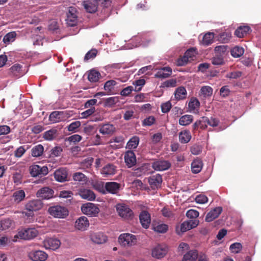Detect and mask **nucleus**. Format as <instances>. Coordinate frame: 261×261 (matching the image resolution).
<instances>
[{
	"label": "nucleus",
	"mask_w": 261,
	"mask_h": 261,
	"mask_svg": "<svg viewBox=\"0 0 261 261\" xmlns=\"http://www.w3.org/2000/svg\"><path fill=\"white\" fill-rule=\"evenodd\" d=\"M119 244L124 247H131L137 244V237L129 233H123L121 234L118 239Z\"/></svg>",
	"instance_id": "obj_1"
},
{
	"label": "nucleus",
	"mask_w": 261,
	"mask_h": 261,
	"mask_svg": "<svg viewBox=\"0 0 261 261\" xmlns=\"http://www.w3.org/2000/svg\"><path fill=\"white\" fill-rule=\"evenodd\" d=\"M48 212L50 215L57 218L64 219L69 214V211L66 207L59 205L49 207Z\"/></svg>",
	"instance_id": "obj_2"
},
{
	"label": "nucleus",
	"mask_w": 261,
	"mask_h": 261,
	"mask_svg": "<svg viewBox=\"0 0 261 261\" xmlns=\"http://www.w3.org/2000/svg\"><path fill=\"white\" fill-rule=\"evenodd\" d=\"M25 207L28 212L23 213L28 217L32 216L34 211H38L42 207V203L40 200H31L26 204Z\"/></svg>",
	"instance_id": "obj_3"
},
{
	"label": "nucleus",
	"mask_w": 261,
	"mask_h": 261,
	"mask_svg": "<svg viewBox=\"0 0 261 261\" xmlns=\"http://www.w3.org/2000/svg\"><path fill=\"white\" fill-rule=\"evenodd\" d=\"M82 213L90 217H96L99 213V208L95 204L92 203H87L81 206Z\"/></svg>",
	"instance_id": "obj_4"
},
{
	"label": "nucleus",
	"mask_w": 261,
	"mask_h": 261,
	"mask_svg": "<svg viewBox=\"0 0 261 261\" xmlns=\"http://www.w3.org/2000/svg\"><path fill=\"white\" fill-rule=\"evenodd\" d=\"M119 215L124 219H130L133 217L134 213L128 206L124 204H118L116 206Z\"/></svg>",
	"instance_id": "obj_5"
},
{
	"label": "nucleus",
	"mask_w": 261,
	"mask_h": 261,
	"mask_svg": "<svg viewBox=\"0 0 261 261\" xmlns=\"http://www.w3.org/2000/svg\"><path fill=\"white\" fill-rule=\"evenodd\" d=\"M38 234V231L34 228H29L19 231L15 238H20L24 240H31L35 238Z\"/></svg>",
	"instance_id": "obj_6"
},
{
	"label": "nucleus",
	"mask_w": 261,
	"mask_h": 261,
	"mask_svg": "<svg viewBox=\"0 0 261 261\" xmlns=\"http://www.w3.org/2000/svg\"><path fill=\"white\" fill-rule=\"evenodd\" d=\"M77 10L74 7H69L67 13L66 23L69 27L76 25L78 22Z\"/></svg>",
	"instance_id": "obj_7"
},
{
	"label": "nucleus",
	"mask_w": 261,
	"mask_h": 261,
	"mask_svg": "<svg viewBox=\"0 0 261 261\" xmlns=\"http://www.w3.org/2000/svg\"><path fill=\"white\" fill-rule=\"evenodd\" d=\"M69 117L67 111H54L49 116V120L53 123L63 121Z\"/></svg>",
	"instance_id": "obj_8"
},
{
	"label": "nucleus",
	"mask_w": 261,
	"mask_h": 261,
	"mask_svg": "<svg viewBox=\"0 0 261 261\" xmlns=\"http://www.w3.org/2000/svg\"><path fill=\"white\" fill-rule=\"evenodd\" d=\"M48 173V168L45 166L33 165L30 167V173L33 177H42L47 175Z\"/></svg>",
	"instance_id": "obj_9"
},
{
	"label": "nucleus",
	"mask_w": 261,
	"mask_h": 261,
	"mask_svg": "<svg viewBox=\"0 0 261 261\" xmlns=\"http://www.w3.org/2000/svg\"><path fill=\"white\" fill-rule=\"evenodd\" d=\"M54 191L48 187H43L38 190L36 196L42 199H49L54 197Z\"/></svg>",
	"instance_id": "obj_10"
},
{
	"label": "nucleus",
	"mask_w": 261,
	"mask_h": 261,
	"mask_svg": "<svg viewBox=\"0 0 261 261\" xmlns=\"http://www.w3.org/2000/svg\"><path fill=\"white\" fill-rule=\"evenodd\" d=\"M54 176L55 180L59 182L67 181L68 171L65 168H60L55 171Z\"/></svg>",
	"instance_id": "obj_11"
},
{
	"label": "nucleus",
	"mask_w": 261,
	"mask_h": 261,
	"mask_svg": "<svg viewBox=\"0 0 261 261\" xmlns=\"http://www.w3.org/2000/svg\"><path fill=\"white\" fill-rule=\"evenodd\" d=\"M29 256L33 261H45L48 255L43 251L33 250L29 253Z\"/></svg>",
	"instance_id": "obj_12"
},
{
	"label": "nucleus",
	"mask_w": 261,
	"mask_h": 261,
	"mask_svg": "<svg viewBox=\"0 0 261 261\" xmlns=\"http://www.w3.org/2000/svg\"><path fill=\"white\" fill-rule=\"evenodd\" d=\"M60 241L57 239L47 238L43 241L44 247L47 249L55 250L59 248Z\"/></svg>",
	"instance_id": "obj_13"
},
{
	"label": "nucleus",
	"mask_w": 261,
	"mask_h": 261,
	"mask_svg": "<svg viewBox=\"0 0 261 261\" xmlns=\"http://www.w3.org/2000/svg\"><path fill=\"white\" fill-rule=\"evenodd\" d=\"M82 5L86 11L90 13H95L97 9V2L96 0H84Z\"/></svg>",
	"instance_id": "obj_14"
},
{
	"label": "nucleus",
	"mask_w": 261,
	"mask_h": 261,
	"mask_svg": "<svg viewBox=\"0 0 261 261\" xmlns=\"http://www.w3.org/2000/svg\"><path fill=\"white\" fill-rule=\"evenodd\" d=\"M171 166V163L168 161L158 160L152 163V167L156 171H164L170 168Z\"/></svg>",
	"instance_id": "obj_15"
},
{
	"label": "nucleus",
	"mask_w": 261,
	"mask_h": 261,
	"mask_svg": "<svg viewBox=\"0 0 261 261\" xmlns=\"http://www.w3.org/2000/svg\"><path fill=\"white\" fill-rule=\"evenodd\" d=\"M167 253V248L165 246L159 245L152 250V255L158 259L163 257Z\"/></svg>",
	"instance_id": "obj_16"
},
{
	"label": "nucleus",
	"mask_w": 261,
	"mask_h": 261,
	"mask_svg": "<svg viewBox=\"0 0 261 261\" xmlns=\"http://www.w3.org/2000/svg\"><path fill=\"white\" fill-rule=\"evenodd\" d=\"M199 224V220L197 219H190L184 221L181 224L180 231L182 232H186L189 230L196 227Z\"/></svg>",
	"instance_id": "obj_17"
},
{
	"label": "nucleus",
	"mask_w": 261,
	"mask_h": 261,
	"mask_svg": "<svg viewBox=\"0 0 261 261\" xmlns=\"http://www.w3.org/2000/svg\"><path fill=\"white\" fill-rule=\"evenodd\" d=\"M117 167L112 164H108L101 170V173L105 177H108L116 174Z\"/></svg>",
	"instance_id": "obj_18"
},
{
	"label": "nucleus",
	"mask_w": 261,
	"mask_h": 261,
	"mask_svg": "<svg viewBox=\"0 0 261 261\" xmlns=\"http://www.w3.org/2000/svg\"><path fill=\"white\" fill-rule=\"evenodd\" d=\"M89 226V222L87 218L85 216L80 217L75 223V227L82 231L86 230Z\"/></svg>",
	"instance_id": "obj_19"
},
{
	"label": "nucleus",
	"mask_w": 261,
	"mask_h": 261,
	"mask_svg": "<svg viewBox=\"0 0 261 261\" xmlns=\"http://www.w3.org/2000/svg\"><path fill=\"white\" fill-rule=\"evenodd\" d=\"M124 161L128 168H131L136 163V157L133 151L129 150L125 152L124 154Z\"/></svg>",
	"instance_id": "obj_20"
},
{
	"label": "nucleus",
	"mask_w": 261,
	"mask_h": 261,
	"mask_svg": "<svg viewBox=\"0 0 261 261\" xmlns=\"http://www.w3.org/2000/svg\"><path fill=\"white\" fill-rule=\"evenodd\" d=\"M148 182L152 189H158L161 187L162 182V176L159 174L152 175L149 177Z\"/></svg>",
	"instance_id": "obj_21"
},
{
	"label": "nucleus",
	"mask_w": 261,
	"mask_h": 261,
	"mask_svg": "<svg viewBox=\"0 0 261 261\" xmlns=\"http://www.w3.org/2000/svg\"><path fill=\"white\" fill-rule=\"evenodd\" d=\"M139 219L142 227L144 228H148L151 222L149 213L146 211H143L140 214Z\"/></svg>",
	"instance_id": "obj_22"
},
{
	"label": "nucleus",
	"mask_w": 261,
	"mask_h": 261,
	"mask_svg": "<svg viewBox=\"0 0 261 261\" xmlns=\"http://www.w3.org/2000/svg\"><path fill=\"white\" fill-rule=\"evenodd\" d=\"M222 212V208L220 206L215 207L208 212L205 218L206 222H211L218 218Z\"/></svg>",
	"instance_id": "obj_23"
},
{
	"label": "nucleus",
	"mask_w": 261,
	"mask_h": 261,
	"mask_svg": "<svg viewBox=\"0 0 261 261\" xmlns=\"http://www.w3.org/2000/svg\"><path fill=\"white\" fill-rule=\"evenodd\" d=\"M78 193L82 198L89 201H92L95 199V195L94 192L89 189H80Z\"/></svg>",
	"instance_id": "obj_24"
},
{
	"label": "nucleus",
	"mask_w": 261,
	"mask_h": 261,
	"mask_svg": "<svg viewBox=\"0 0 261 261\" xmlns=\"http://www.w3.org/2000/svg\"><path fill=\"white\" fill-rule=\"evenodd\" d=\"M10 75L16 77L22 76L24 72L22 71V66L19 64H15L10 68Z\"/></svg>",
	"instance_id": "obj_25"
},
{
	"label": "nucleus",
	"mask_w": 261,
	"mask_h": 261,
	"mask_svg": "<svg viewBox=\"0 0 261 261\" xmlns=\"http://www.w3.org/2000/svg\"><path fill=\"white\" fill-rule=\"evenodd\" d=\"M105 189L110 193L115 194L120 188V184L116 182H107L105 184Z\"/></svg>",
	"instance_id": "obj_26"
},
{
	"label": "nucleus",
	"mask_w": 261,
	"mask_h": 261,
	"mask_svg": "<svg viewBox=\"0 0 261 261\" xmlns=\"http://www.w3.org/2000/svg\"><path fill=\"white\" fill-rule=\"evenodd\" d=\"M172 74V69L170 67H165L160 69L154 75V77L160 79H165L169 77Z\"/></svg>",
	"instance_id": "obj_27"
},
{
	"label": "nucleus",
	"mask_w": 261,
	"mask_h": 261,
	"mask_svg": "<svg viewBox=\"0 0 261 261\" xmlns=\"http://www.w3.org/2000/svg\"><path fill=\"white\" fill-rule=\"evenodd\" d=\"M251 31L248 25H241L234 32V34L239 38H243L246 36Z\"/></svg>",
	"instance_id": "obj_28"
},
{
	"label": "nucleus",
	"mask_w": 261,
	"mask_h": 261,
	"mask_svg": "<svg viewBox=\"0 0 261 261\" xmlns=\"http://www.w3.org/2000/svg\"><path fill=\"white\" fill-rule=\"evenodd\" d=\"M25 197V193L23 190H19L13 192L12 198L14 202L19 203L23 201Z\"/></svg>",
	"instance_id": "obj_29"
},
{
	"label": "nucleus",
	"mask_w": 261,
	"mask_h": 261,
	"mask_svg": "<svg viewBox=\"0 0 261 261\" xmlns=\"http://www.w3.org/2000/svg\"><path fill=\"white\" fill-rule=\"evenodd\" d=\"M91 239L95 243L102 244L107 240V237L101 232L94 233L91 235Z\"/></svg>",
	"instance_id": "obj_30"
},
{
	"label": "nucleus",
	"mask_w": 261,
	"mask_h": 261,
	"mask_svg": "<svg viewBox=\"0 0 261 261\" xmlns=\"http://www.w3.org/2000/svg\"><path fill=\"white\" fill-rule=\"evenodd\" d=\"M203 164L201 159L196 158L191 163L192 173L197 174L200 172L202 168Z\"/></svg>",
	"instance_id": "obj_31"
},
{
	"label": "nucleus",
	"mask_w": 261,
	"mask_h": 261,
	"mask_svg": "<svg viewBox=\"0 0 261 261\" xmlns=\"http://www.w3.org/2000/svg\"><path fill=\"white\" fill-rule=\"evenodd\" d=\"M168 229L167 225L160 222H153L152 223V229L159 233H165Z\"/></svg>",
	"instance_id": "obj_32"
},
{
	"label": "nucleus",
	"mask_w": 261,
	"mask_h": 261,
	"mask_svg": "<svg viewBox=\"0 0 261 261\" xmlns=\"http://www.w3.org/2000/svg\"><path fill=\"white\" fill-rule=\"evenodd\" d=\"M191 138V133L188 130H184L179 133V140L181 143L186 144L188 143Z\"/></svg>",
	"instance_id": "obj_33"
},
{
	"label": "nucleus",
	"mask_w": 261,
	"mask_h": 261,
	"mask_svg": "<svg viewBox=\"0 0 261 261\" xmlns=\"http://www.w3.org/2000/svg\"><path fill=\"white\" fill-rule=\"evenodd\" d=\"M115 130V126L111 124L107 123L102 125L99 129V132L103 135L112 134Z\"/></svg>",
	"instance_id": "obj_34"
},
{
	"label": "nucleus",
	"mask_w": 261,
	"mask_h": 261,
	"mask_svg": "<svg viewBox=\"0 0 261 261\" xmlns=\"http://www.w3.org/2000/svg\"><path fill=\"white\" fill-rule=\"evenodd\" d=\"M198 258V252L196 250H192L184 256V261H196Z\"/></svg>",
	"instance_id": "obj_35"
},
{
	"label": "nucleus",
	"mask_w": 261,
	"mask_h": 261,
	"mask_svg": "<svg viewBox=\"0 0 261 261\" xmlns=\"http://www.w3.org/2000/svg\"><path fill=\"white\" fill-rule=\"evenodd\" d=\"M206 120V118L203 117L200 120L196 121L192 125L193 130H196L199 128L202 129H205L207 127V124L205 121Z\"/></svg>",
	"instance_id": "obj_36"
},
{
	"label": "nucleus",
	"mask_w": 261,
	"mask_h": 261,
	"mask_svg": "<svg viewBox=\"0 0 261 261\" xmlns=\"http://www.w3.org/2000/svg\"><path fill=\"white\" fill-rule=\"evenodd\" d=\"M44 151V147L41 144L34 146L31 149V154L33 157H39L42 155Z\"/></svg>",
	"instance_id": "obj_37"
},
{
	"label": "nucleus",
	"mask_w": 261,
	"mask_h": 261,
	"mask_svg": "<svg viewBox=\"0 0 261 261\" xmlns=\"http://www.w3.org/2000/svg\"><path fill=\"white\" fill-rule=\"evenodd\" d=\"M100 76V73L95 70H91L88 74V79L91 82H97Z\"/></svg>",
	"instance_id": "obj_38"
},
{
	"label": "nucleus",
	"mask_w": 261,
	"mask_h": 261,
	"mask_svg": "<svg viewBox=\"0 0 261 261\" xmlns=\"http://www.w3.org/2000/svg\"><path fill=\"white\" fill-rule=\"evenodd\" d=\"M57 136V130L56 129H51L44 132L43 137L45 140L51 141L55 139Z\"/></svg>",
	"instance_id": "obj_39"
},
{
	"label": "nucleus",
	"mask_w": 261,
	"mask_h": 261,
	"mask_svg": "<svg viewBox=\"0 0 261 261\" xmlns=\"http://www.w3.org/2000/svg\"><path fill=\"white\" fill-rule=\"evenodd\" d=\"M211 62L215 66H220L224 64V57L222 55L216 54L211 59Z\"/></svg>",
	"instance_id": "obj_40"
},
{
	"label": "nucleus",
	"mask_w": 261,
	"mask_h": 261,
	"mask_svg": "<svg viewBox=\"0 0 261 261\" xmlns=\"http://www.w3.org/2000/svg\"><path fill=\"white\" fill-rule=\"evenodd\" d=\"M187 91L184 87H179L176 89L175 97L176 99L180 100L186 98Z\"/></svg>",
	"instance_id": "obj_41"
},
{
	"label": "nucleus",
	"mask_w": 261,
	"mask_h": 261,
	"mask_svg": "<svg viewBox=\"0 0 261 261\" xmlns=\"http://www.w3.org/2000/svg\"><path fill=\"white\" fill-rule=\"evenodd\" d=\"M193 116L191 115H185L179 118V124L182 126L188 125L193 121Z\"/></svg>",
	"instance_id": "obj_42"
},
{
	"label": "nucleus",
	"mask_w": 261,
	"mask_h": 261,
	"mask_svg": "<svg viewBox=\"0 0 261 261\" xmlns=\"http://www.w3.org/2000/svg\"><path fill=\"white\" fill-rule=\"evenodd\" d=\"M190 111H193L195 113V110L198 111V109L200 106V102L199 100L196 98H192L188 105Z\"/></svg>",
	"instance_id": "obj_43"
},
{
	"label": "nucleus",
	"mask_w": 261,
	"mask_h": 261,
	"mask_svg": "<svg viewBox=\"0 0 261 261\" xmlns=\"http://www.w3.org/2000/svg\"><path fill=\"white\" fill-rule=\"evenodd\" d=\"M119 101V98L118 96L109 97L105 99L104 106L112 107Z\"/></svg>",
	"instance_id": "obj_44"
},
{
	"label": "nucleus",
	"mask_w": 261,
	"mask_h": 261,
	"mask_svg": "<svg viewBox=\"0 0 261 261\" xmlns=\"http://www.w3.org/2000/svg\"><path fill=\"white\" fill-rule=\"evenodd\" d=\"M73 179L74 181L82 182V184H85L87 182L88 178L85 176V174L81 172H76L73 175Z\"/></svg>",
	"instance_id": "obj_45"
},
{
	"label": "nucleus",
	"mask_w": 261,
	"mask_h": 261,
	"mask_svg": "<svg viewBox=\"0 0 261 261\" xmlns=\"http://www.w3.org/2000/svg\"><path fill=\"white\" fill-rule=\"evenodd\" d=\"M231 37V34L229 32H223L219 35L218 40L223 43H228Z\"/></svg>",
	"instance_id": "obj_46"
},
{
	"label": "nucleus",
	"mask_w": 261,
	"mask_h": 261,
	"mask_svg": "<svg viewBox=\"0 0 261 261\" xmlns=\"http://www.w3.org/2000/svg\"><path fill=\"white\" fill-rule=\"evenodd\" d=\"M13 223V221L9 219H3L0 221V228L3 230H5L9 229Z\"/></svg>",
	"instance_id": "obj_47"
},
{
	"label": "nucleus",
	"mask_w": 261,
	"mask_h": 261,
	"mask_svg": "<svg viewBox=\"0 0 261 261\" xmlns=\"http://www.w3.org/2000/svg\"><path fill=\"white\" fill-rule=\"evenodd\" d=\"M16 37L15 32H11L7 33L3 38V42L5 44H8L10 42H13Z\"/></svg>",
	"instance_id": "obj_48"
},
{
	"label": "nucleus",
	"mask_w": 261,
	"mask_h": 261,
	"mask_svg": "<svg viewBox=\"0 0 261 261\" xmlns=\"http://www.w3.org/2000/svg\"><path fill=\"white\" fill-rule=\"evenodd\" d=\"M139 142V137L134 136L128 141L126 145V147L129 149H135L138 146Z\"/></svg>",
	"instance_id": "obj_49"
},
{
	"label": "nucleus",
	"mask_w": 261,
	"mask_h": 261,
	"mask_svg": "<svg viewBox=\"0 0 261 261\" xmlns=\"http://www.w3.org/2000/svg\"><path fill=\"white\" fill-rule=\"evenodd\" d=\"M117 84V82L114 80H109L107 81L104 85V89L109 94H110L114 89V86Z\"/></svg>",
	"instance_id": "obj_50"
},
{
	"label": "nucleus",
	"mask_w": 261,
	"mask_h": 261,
	"mask_svg": "<svg viewBox=\"0 0 261 261\" xmlns=\"http://www.w3.org/2000/svg\"><path fill=\"white\" fill-rule=\"evenodd\" d=\"M214 38V33H207L203 37L202 44L205 45L211 44L213 41Z\"/></svg>",
	"instance_id": "obj_51"
},
{
	"label": "nucleus",
	"mask_w": 261,
	"mask_h": 261,
	"mask_svg": "<svg viewBox=\"0 0 261 261\" xmlns=\"http://www.w3.org/2000/svg\"><path fill=\"white\" fill-rule=\"evenodd\" d=\"M244 48L239 46H235L231 50V55L234 58L240 57L244 54Z\"/></svg>",
	"instance_id": "obj_52"
},
{
	"label": "nucleus",
	"mask_w": 261,
	"mask_h": 261,
	"mask_svg": "<svg viewBox=\"0 0 261 261\" xmlns=\"http://www.w3.org/2000/svg\"><path fill=\"white\" fill-rule=\"evenodd\" d=\"M213 89L210 86H203L200 89V93L204 97L211 96L213 94Z\"/></svg>",
	"instance_id": "obj_53"
},
{
	"label": "nucleus",
	"mask_w": 261,
	"mask_h": 261,
	"mask_svg": "<svg viewBox=\"0 0 261 261\" xmlns=\"http://www.w3.org/2000/svg\"><path fill=\"white\" fill-rule=\"evenodd\" d=\"M155 122V118L153 116H150L142 121V125L143 126H149L153 125Z\"/></svg>",
	"instance_id": "obj_54"
},
{
	"label": "nucleus",
	"mask_w": 261,
	"mask_h": 261,
	"mask_svg": "<svg viewBox=\"0 0 261 261\" xmlns=\"http://www.w3.org/2000/svg\"><path fill=\"white\" fill-rule=\"evenodd\" d=\"M228 48V45H222L216 46L215 47L214 50L216 54L222 55V56L223 57Z\"/></svg>",
	"instance_id": "obj_55"
},
{
	"label": "nucleus",
	"mask_w": 261,
	"mask_h": 261,
	"mask_svg": "<svg viewBox=\"0 0 261 261\" xmlns=\"http://www.w3.org/2000/svg\"><path fill=\"white\" fill-rule=\"evenodd\" d=\"M242 245L240 243H234L230 246L229 249L231 252L238 253L242 249Z\"/></svg>",
	"instance_id": "obj_56"
},
{
	"label": "nucleus",
	"mask_w": 261,
	"mask_h": 261,
	"mask_svg": "<svg viewBox=\"0 0 261 261\" xmlns=\"http://www.w3.org/2000/svg\"><path fill=\"white\" fill-rule=\"evenodd\" d=\"M62 151V148L59 146H56L50 150L49 154L50 158H55L59 156Z\"/></svg>",
	"instance_id": "obj_57"
},
{
	"label": "nucleus",
	"mask_w": 261,
	"mask_h": 261,
	"mask_svg": "<svg viewBox=\"0 0 261 261\" xmlns=\"http://www.w3.org/2000/svg\"><path fill=\"white\" fill-rule=\"evenodd\" d=\"M197 54L196 48L192 47L188 49L185 53V55L188 57V59L191 61L193 58Z\"/></svg>",
	"instance_id": "obj_58"
},
{
	"label": "nucleus",
	"mask_w": 261,
	"mask_h": 261,
	"mask_svg": "<svg viewBox=\"0 0 261 261\" xmlns=\"http://www.w3.org/2000/svg\"><path fill=\"white\" fill-rule=\"evenodd\" d=\"M145 84V81L144 79H139L136 80L133 82V85L136 86L135 91L138 92L141 90L142 87Z\"/></svg>",
	"instance_id": "obj_59"
},
{
	"label": "nucleus",
	"mask_w": 261,
	"mask_h": 261,
	"mask_svg": "<svg viewBox=\"0 0 261 261\" xmlns=\"http://www.w3.org/2000/svg\"><path fill=\"white\" fill-rule=\"evenodd\" d=\"M205 118H206V119L205 120V121L206 122L207 125H209L212 127H215V126H218V125L219 123V120L217 118H213V117H211L210 118H208L207 117H205Z\"/></svg>",
	"instance_id": "obj_60"
},
{
	"label": "nucleus",
	"mask_w": 261,
	"mask_h": 261,
	"mask_svg": "<svg viewBox=\"0 0 261 261\" xmlns=\"http://www.w3.org/2000/svg\"><path fill=\"white\" fill-rule=\"evenodd\" d=\"M202 147L200 145L194 144L191 148L192 154L198 155L202 152Z\"/></svg>",
	"instance_id": "obj_61"
},
{
	"label": "nucleus",
	"mask_w": 261,
	"mask_h": 261,
	"mask_svg": "<svg viewBox=\"0 0 261 261\" xmlns=\"http://www.w3.org/2000/svg\"><path fill=\"white\" fill-rule=\"evenodd\" d=\"M195 201L200 204H204L208 201V198L204 195L200 194L195 198Z\"/></svg>",
	"instance_id": "obj_62"
},
{
	"label": "nucleus",
	"mask_w": 261,
	"mask_h": 261,
	"mask_svg": "<svg viewBox=\"0 0 261 261\" xmlns=\"http://www.w3.org/2000/svg\"><path fill=\"white\" fill-rule=\"evenodd\" d=\"M95 111V108L94 107H92L89 109L81 113L82 118H86L92 115Z\"/></svg>",
	"instance_id": "obj_63"
},
{
	"label": "nucleus",
	"mask_w": 261,
	"mask_h": 261,
	"mask_svg": "<svg viewBox=\"0 0 261 261\" xmlns=\"http://www.w3.org/2000/svg\"><path fill=\"white\" fill-rule=\"evenodd\" d=\"M190 60L185 54L184 56L179 58L177 61V65L179 66H182L187 64Z\"/></svg>",
	"instance_id": "obj_64"
}]
</instances>
